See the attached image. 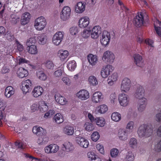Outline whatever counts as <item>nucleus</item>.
<instances>
[{"mask_svg":"<svg viewBox=\"0 0 161 161\" xmlns=\"http://www.w3.org/2000/svg\"><path fill=\"white\" fill-rule=\"evenodd\" d=\"M153 127L151 124H142L138 128L137 134L139 137L144 138L150 136L153 133Z\"/></svg>","mask_w":161,"mask_h":161,"instance_id":"f257e3e1","label":"nucleus"},{"mask_svg":"<svg viewBox=\"0 0 161 161\" xmlns=\"http://www.w3.org/2000/svg\"><path fill=\"white\" fill-rule=\"evenodd\" d=\"M47 21L45 17L41 16L36 18L35 20L34 26L38 31H42L45 27Z\"/></svg>","mask_w":161,"mask_h":161,"instance_id":"f03ea898","label":"nucleus"},{"mask_svg":"<svg viewBox=\"0 0 161 161\" xmlns=\"http://www.w3.org/2000/svg\"><path fill=\"white\" fill-rule=\"evenodd\" d=\"M131 83L128 78L125 77L122 80L120 86V89L122 92L128 93L131 89Z\"/></svg>","mask_w":161,"mask_h":161,"instance_id":"7ed1b4c3","label":"nucleus"},{"mask_svg":"<svg viewBox=\"0 0 161 161\" xmlns=\"http://www.w3.org/2000/svg\"><path fill=\"white\" fill-rule=\"evenodd\" d=\"M115 56L114 53L109 50L105 52L102 57V60L106 63L112 64L114 61Z\"/></svg>","mask_w":161,"mask_h":161,"instance_id":"20e7f679","label":"nucleus"},{"mask_svg":"<svg viewBox=\"0 0 161 161\" xmlns=\"http://www.w3.org/2000/svg\"><path fill=\"white\" fill-rule=\"evenodd\" d=\"M71 15L70 8L66 6L64 7L60 14V18L63 21H67L70 19Z\"/></svg>","mask_w":161,"mask_h":161,"instance_id":"39448f33","label":"nucleus"},{"mask_svg":"<svg viewBox=\"0 0 161 161\" xmlns=\"http://www.w3.org/2000/svg\"><path fill=\"white\" fill-rule=\"evenodd\" d=\"M64 36V33L63 31L57 32L53 36V43L56 46L59 45L62 41Z\"/></svg>","mask_w":161,"mask_h":161,"instance_id":"423d86ee","label":"nucleus"},{"mask_svg":"<svg viewBox=\"0 0 161 161\" xmlns=\"http://www.w3.org/2000/svg\"><path fill=\"white\" fill-rule=\"evenodd\" d=\"M110 39V33L107 31H104L100 36V42L103 46L106 47L108 46Z\"/></svg>","mask_w":161,"mask_h":161,"instance_id":"0eeeda50","label":"nucleus"},{"mask_svg":"<svg viewBox=\"0 0 161 161\" xmlns=\"http://www.w3.org/2000/svg\"><path fill=\"white\" fill-rule=\"evenodd\" d=\"M113 67L110 64H108L103 67L100 72L102 77L103 78H107L113 71Z\"/></svg>","mask_w":161,"mask_h":161,"instance_id":"6e6552de","label":"nucleus"},{"mask_svg":"<svg viewBox=\"0 0 161 161\" xmlns=\"http://www.w3.org/2000/svg\"><path fill=\"white\" fill-rule=\"evenodd\" d=\"M118 100L121 106L126 107L129 104L130 98L127 94L121 93L119 95Z\"/></svg>","mask_w":161,"mask_h":161,"instance_id":"1a4fd4ad","label":"nucleus"},{"mask_svg":"<svg viewBox=\"0 0 161 161\" xmlns=\"http://www.w3.org/2000/svg\"><path fill=\"white\" fill-rule=\"evenodd\" d=\"M75 141L77 144L82 147L86 148L89 145V142L87 139L79 135H76Z\"/></svg>","mask_w":161,"mask_h":161,"instance_id":"9d476101","label":"nucleus"},{"mask_svg":"<svg viewBox=\"0 0 161 161\" xmlns=\"http://www.w3.org/2000/svg\"><path fill=\"white\" fill-rule=\"evenodd\" d=\"M101 33V27L99 25L95 26L91 30V37L93 39H98Z\"/></svg>","mask_w":161,"mask_h":161,"instance_id":"9b49d317","label":"nucleus"},{"mask_svg":"<svg viewBox=\"0 0 161 161\" xmlns=\"http://www.w3.org/2000/svg\"><path fill=\"white\" fill-rule=\"evenodd\" d=\"M59 147L56 144H52L46 146L44 148L45 152L47 154L55 153L59 150Z\"/></svg>","mask_w":161,"mask_h":161,"instance_id":"f8f14e48","label":"nucleus"},{"mask_svg":"<svg viewBox=\"0 0 161 161\" xmlns=\"http://www.w3.org/2000/svg\"><path fill=\"white\" fill-rule=\"evenodd\" d=\"M118 137L119 140L125 141L128 138V133L127 131L124 128L119 129L117 132Z\"/></svg>","mask_w":161,"mask_h":161,"instance_id":"ddd939ff","label":"nucleus"},{"mask_svg":"<svg viewBox=\"0 0 161 161\" xmlns=\"http://www.w3.org/2000/svg\"><path fill=\"white\" fill-rule=\"evenodd\" d=\"M76 96L79 99L82 101L87 100L90 97L89 93L86 90H80L76 94Z\"/></svg>","mask_w":161,"mask_h":161,"instance_id":"4468645a","label":"nucleus"},{"mask_svg":"<svg viewBox=\"0 0 161 161\" xmlns=\"http://www.w3.org/2000/svg\"><path fill=\"white\" fill-rule=\"evenodd\" d=\"M103 99V95L101 92H97L94 93L91 97V101L93 103H100Z\"/></svg>","mask_w":161,"mask_h":161,"instance_id":"2eb2a0df","label":"nucleus"},{"mask_svg":"<svg viewBox=\"0 0 161 161\" xmlns=\"http://www.w3.org/2000/svg\"><path fill=\"white\" fill-rule=\"evenodd\" d=\"M32 83L30 80H27L22 82L21 89L24 93L25 94L30 91Z\"/></svg>","mask_w":161,"mask_h":161,"instance_id":"dca6fc26","label":"nucleus"},{"mask_svg":"<svg viewBox=\"0 0 161 161\" xmlns=\"http://www.w3.org/2000/svg\"><path fill=\"white\" fill-rule=\"evenodd\" d=\"M134 95L136 98L138 99V100H142V99H147L145 97L144 89L141 86L137 87Z\"/></svg>","mask_w":161,"mask_h":161,"instance_id":"f3484780","label":"nucleus"},{"mask_svg":"<svg viewBox=\"0 0 161 161\" xmlns=\"http://www.w3.org/2000/svg\"><path fill=\"white\" fill-rule=\"evenodd\" d=\"M54 98L55 101L61 105H64L67 103L68 101L66 99L58 93L55 94Z\"/></svg>","mask_w":161,"mask_h":161,"instance_id":"a211bd4d","label":"nucleus"},{"mask_svg":"<svg viewBox=\"0 0 161 161\" xmlns=\"http://www.w3.org/2000/svg\"><path fill=\"white\" fill-rule=\"evenodd\" d=\"M108 110L107 106L105 104H102L95 107L94 112L97 114H103Z\"/></svg>","mask_w":161,"mask_h":161,"instance_id":"6ab92c4d","label":"nucleus"},{"mask_svg":"<svg viewBox=\"0 0 161 161\" xmlns=\"http://www.w3.org/2000/svg\"><path fill=\"white\" fill-rule=\"evenodd\" d=\"M147 104V99H142V100H138V101L137 108L138 111L142 112L145 109Z\"/></svg>","mask_w":161,"mask_h":161,"instance_id":"aec40b11","label":"nucleus"},{"mask_svg":"<svg viewBox=\"0 0 161 161\" xmlns=\"http://www.w3.org/2000/svg\"><path fill=\"white\" fill-rule=\"evenodd\" d=\"M87 59L90 65L92 66H95L98 61V58L97 55L90 54L87 56Z\"/></svg>","mask_w":161,"mask_h":161,"instance_id":"412c9836","label":"nucleus"},{"mask_svg":"<svg viewBox=\"0 0 161 161\" xmlns=\"http://www.w3.org/2000/svg\"><path fill=\"white\" fill-rule=\"evenodd\" d=\"M119 3L120 5L124 17L126 18L127 17H128L129 18V16L131 14V10L125 6L123 3L120 1H119Z\"/></svg>","mask_w":161,"mask_h":161,"instance_id":"4be33fe9","label":"nucleus"},{"mask_svg":"<svg viewBox=\"0 0 161 161\" xmlns=\"http://www.w3.org/2000/svg\"><path fill=\"white\" fill-rule=\"evenodd\" d=\"M118 79V75L117 73L114 72L108 77L107 81L109 86H112L114 84Z\"/></svg>","mask_w":161,"mask_h":161,"instance_id":"5701e85b","label":"nucleus"},{"mask_svg":"<svg viewBox=\"0 0 161 161\" xmlns=\"http://www.w3.org/2000/svg\"><path fill=\"white\" fill-rule=\"evenodd\" d=\"M90 19L88 17L84 16L81 18L79 21V26L80 28H85L89 24Z\"/></svg>","mask_w":161,"mask_h":161,"instance_id":"b1692460","label":"nucleus"},{"mask_svg":"<svg viewBox=\"0 0 161 161\" xmlns=\"http://www.w3.org/2000/svg\"><path fill=\"white\" fill-rule=\"evenodd\" d=\"M31 17V15L29 13L25 12L23 13L21 17V25H25L27 24L29 22Z\"/></svg>","mask_w":161,"mask_h":161,"instance_id":"393cba45","label":"nucleus"},{"mask_svg":"<svg viewBox=\"0 0 161 161\" xmlns=\"http://www.w3.org/2000/svg\"><path fill=\"white\" fill-rule=\"evenodd\" d=\"M43 92L42 87L40 86H37L34 88L31 94L34 97L36 98L41 95Z\"/></svg>","mask_w":161,"mask_h":161,"instance_id":"a878e982","label":"nucleus"},{"mask_svg":"<svg viewBox=\"0 0 161 161\" xmlns=\"http://www.w3.org/2000/svg\"><path fill=\"white\" fill-rule=\"evenodd\" d=\"M69 54V53L67 50L60 49L58 52V56L60 60L62 61H64L68 57Z\"/></svg>","mask_w":161,"mask_h":161,"instance_id":"bb28decb","label":"nucleus"},{"mask_svg":"<svg viewBox=\"0 0 161 161\" xmlns=\"http://www.w3.org/2000/svg\"><path fill=\"white\" fill-rule=\"evenodd\" d=\"M143 17L142 13L138 14L136 15L134 20V23L135 25L138 27H140L143 24Z\"/></svg>","mask_w":161,"mask_h":161,"instance_id":"cd10ccee","label":"nucleus"},{"mask_svg":"<svg viewBox=\"0 0 161 161\" xmlns=\"http://www.w3.org/2000/svg\"><path fill=\"white\" fill-rule=\"evenodd\" d=\"M86 4L84 2H79L77 3L75 6V12L79 14H81L85 10Z\"/></svg>","mask_w":161,"mask_h":161,"instance_id":"c85d7f7f","label":"nucleus"},{"mask_svg":"<svg viewBox=\"0 0 161 161\" xmlns=\"http://www.w3.org/2000/svg\"><path fill=\"white\" fill-rule=\"evenodd\" d=\"M134 63L136 65L139 67H142L144 65L142 58L138 54H135L133 56Z\"/></svg>","mask_w":161,"mask_h":161,"instance_id":"c756f323","label":"nucleus"},{"mask_svg":"<svg viewBox=\"0 0 161 161\" xmlns=\"http://www.w3.org/2000/svg\"><path fill=\"white\" fill-rule=\"evenodd\" d=\"M33 133L37 136L44 135L46 133V130L42 127L38 126H35L32 128Z\"/></svg>","mask_w":161,"mask_h":161,"instance_id":"7c9ffc66","label":"nucleus"},{"mask_svg":"<svg viewBox=\"0 0 161 161\" xmlns=\"http://www.w3.org/2000/svg\"><path fill=\"white\" fill-rule=\"evenodd\" d=\"M54 122L57 124H59L64 121V118L63 115L60 113L56 114L53 118Z\"/></svg>","mask_w":161,"mask_h":161,"instance_id":"2f4dec72","label":"nucleus"},{"mask_svg":"<svg viewBox=\"0 0 161 161\" xmlns=\"http://www.w3.org/2000/svg\"><path fill=\"white\" fill-rule=\"evenodd\" d=\"M26 49L28 52L31 54L36 55L38 53L37 47L35 45L28 46L26 48Z\"/></svg>","mask_w":161,"mask_h":161,"instance_id":"473e14b6","label":"nucleus"},{"mask_svg":"<svg viewBox=\"0 0 161 161\" xmlns=\"http://www.w3.org/2000/svg\"><path fill=\"white\" fill-rule=\"evenodd\" d=\"M63 131L64 134L69 136H71L73 135L74 133V128L72 126L67 125L63 128Z\"/></svg>","mask_w":161,"mask_h":161,"instance_id":"72a5a7b5","label":"nucleus"},{"mask_svg":"<svg viewBox=\"0 0 161 161\" xmlns=\"http://www.w3.org/2000/svg\"><path fill=\"white\" fill-rule=\"evenodd\" d=\"M15 92L14 89L11 86H7L5 91V95L7 98H9L13 95Z\"/></svg>","mask_w":161,"mask_h":161,"instance_id":"f704fd0d","label":"nucleus"},{"mask_svg":"<svg viewBox=\"0 0 161 161\" xmlns=\"http://www.w3.org/2000/svg\"><path fill=\"white\" fill-rule=\"evenodd\" d=\"M87 81L89 85L92 86H96L98 84L97 78L94 75L90 76L88 79Z\"/></svg>","mask_w":161,"mask_h":161,"instance_id":"c9c22d12","label":"nucleus"},{"mask_svg":"<svg viewBox=\"0 0 161 161\" xmlns=\"http://www.w3.org/2000/svg\"><path fill=\"white\" fill-rule=\"evenodd\" d=\"M37 39L38 42L39 44L43 45L47 43V37L44 34L39 35L37 36Z\"/></svg>","mask_w":161,"mask_h":161,"instance_id":"e433bc0d","label":"nucleus"},{"mask_svg":"<svg viewBox=\"0 0 161 161\" xmlns=\"http://www.w3.org/2000/svg\"><path fill=\"white\" fill-rule=\"evenodd\" d=\"M39 109L42 112H45L48 109V107L47 103L44 101H41L39 102Z\"/></svg>","mask_w":161,"mask_h":161,"instance_id":"4c0bfd02","label":"nucleus"},{"mask_svg":"<svg viewBox=\"0 0 161 161\" xmlns=\"http://www.w3.org/2000/svg\"><path fill=\"white\" fill-rule=\"evenodd\" d=\"M18 76L20 78H22L27 76L28 75V72L25 69L23 68L19 69L17 71Z\"/></svg>","mask_w":161,"mask_h":161,"instance_id":"58836bf2","label":"nucleus"},{"mask_svg":"<svg viewBox=\"0 0 161 161\" xmlns=\"http://www.w3.org/2000/svg\"><path fill=\"white\" fill-rule=\"evenodd\" d=\"M79 32V29L77 26H74L70 27L69 29V32L71 36L75 37Z\"/></svg>","mask_w":161,"mask_h":161,"instance_id":"ea45409f","label":"nucleus"},{"mask_svg":"<svg viewBox=\"0 0 161 161\" xmlns=\"http://www.w3.org/2000/svg\"><path fill=\"white\" fill-rule=\"evenodd\" d=\"M84 129L86 131L90 132L92 131L94 129V127L92 122H86L84 125Z\"/></svg>","mask_w":161,"mask_h":161,"instance_id":"a19ab883","label":"nucleus"},{"mask_svg":"<svg viewBox=\"0 0 161 161\" xmlns=\"http://www.w3.org/2000/svg\"><path fill=\"white\" fill-rule=\"evenodd\" d=\"M41 136L39 137L37 140V143L41 145L45 144L48 141L47 137L44 135Z\"/></svg>","mask_w":161,"mask_h":161,"instance_id":"79ce46f5","label":"nucleus"},{"mask_svg":"<svg viewBox=\"0 0 161 161\" xmlns=\"http://www.w3.org/2000/svg\"><path fill=\"white\" fill-rule=\"evenodd\" d=\"M76 67V62L74 60L69 62L67 65L68 70L71 71H74Z\"/></svg>","mask_w":161,"mask_h":161,"instance_id":"37998d69","label":"nucleus"},{"mask_svg":"<svg viewBox=\"0 0 161 161\" xmlns=\"http://www.w3.org/2000/svg\"><path fill=\"white\" fill-rule=\"evenodd\" d=\"M36 75L38 78L41 80H45L47 79V75L42 70H38L36 72Z\"/></svg>","mask_w":161,"mask_h":161,"instance_id":"c03bdc74","label":"nucleus"},{"mask_svg":"<svg viewBox=\"0 0 161 161\" xmlns=\"http://www.w3.org/2000/svg\"><path fill=\"white\" fill-rule=\"evenodd\" d=\"M121 114L118 112H114L112 114L111 116L112 119L115 122H118L121 119Z\"/></svg>","mask_w":161,"mask_h":161,"instance_id":"a18cd8bd","label":"nucleus"},{"mask_svg":"<svg viewBox=\"0 0 161 161\" xmlns=\"http://www.w3.org/2000/svg\"><path fill=\"white\" fill-rule=\"evenodd\" d=\"M135 157L134 154L131 151H129L126 153L125 159L126 161H133Z\"/></svg>","mask_w":161,"mask_h":161,"instance_id":"49530a36","label":"nucleus"},{"mask_svg":"<svg viewBox=\"0 0 161 161\" xmlns=\"http://www.w3.org/2000/svg\"><path fill=\"white\" fill-rule=\"evenodd\" d=\"M81 35L84 38L86 39L91 36V29H85L81 33Z\"/></svg>","mask_w":161,"mask_h":161,"instance_id":"de8ad7c7","label":"nucleus"},{"mask_svg":"<svg viewBox=\"0 0 161 161\" xmlns=\"http://www.w3.org/2000/svg\"><path fill=\"white\" fill-rule=\"evenodd\" d=\"M96 124L100 127H103L105 125V122L104 119L102 117H97L95 119Z\"/></svg>","mask_w":161,"mask_h":161,"instance_id":"09e8293b","label":"nucleus"},{"mask_svg":"<svg viewBox=\"0 0 161 161\" xmlns=\"http://www.w3.org/2000/svg\"><path fill=\"white\" fill-rule=\"evenodd\" d=\"M64 147L67 151H70L72 150L74 148L72 144L69 142H67L63 144Z\"/></svg>","mask_w":161,"mask_h":161,"instance_id":"8fccbe9b","label":"nucleus"},{"mask_svg":"<svg viewBox=\"0 0 161 161\" xmlns=\"http://www.w3.org/2000/svg\"><path fill=\"white\" fill-rule=\"evenodd\" d=\"M20 20L19 17L14 14L11 15L10 22L13 24H16Z\"/></svg>","mask_w":161,"mask_h":161,"instance_id":"3c124183","label":"nucleus"},{"mask_svg":"<svg viewBox=\"0 0 161 161\" xmlns=\"http://www.w3.org/2000/svg\"><path fill=\"white\" fill-rule=\"evenodd\" d=\"M36 42V37L35 36H33L27 39L26 42V45L27 46L35 45Z\"/></svg>","mask_w":161,"mask_h":161,"instance_id":"603ef678","label":"nucleus"},{"mask_svg":"<svg viewBox=\"0 0 161 161\" xmlns=\"http://www.w3.org/2000/svg\"><path fill=\"white\" fill-rule=\"evenodd\" d=\"M154 27L157 34H160L158 29L160 28L161 29V22L156 20L154 23Z\"/></svg>","mask_w":161,"mask_h":161,"instance_id":"864d4df0","label":"nucleus"},{"mask_svg":"<svg viewBox=\"0 0 161 161\" xmlns=\"http://www.w3.org/2000/svg\"><path fill=\"white\" fill-rule=\"evenodd\" d=\"M61 80L66 85L69 86L71 84V80L67 75L63 76L61 78Z\"/></svg>","mask_w":161,"mask_h":161,"instance_id":"5fc2aeb1","label":"nucleus"},{"mask_svg":"<svg viewBox=\"0 0 161 161\" xmlns=\"http://www.w3.org/2000/svg\"><path fill=\"white\" fill-rule=\"evenodd\" d=\"M126 128L130 130L133 131L135 128L134 121H129L127 124Z\"/></svg>","mask_w":161,"mask_h":161,"instance_id":"6e6d98bb","label":"nucleus"},{"mask_svg":"<svg viewBox=\"0 0 161 161\" xmlns=\"http://www.w3.org/2000/svg\"><path fill=\"white\" fill-rule=\"evenodd\" d=\"M97 150L100 153L104 155L105 154L104 148L103 145L100 143H97L96 145Z\"/></svg>","mask_w":161,"mask_h":161,"instance_id":"4d7b16f0","label":"nucleus"},{"mask_svg":"<svg viewBox=\"0 0 161 161\" xmlns=\"http://www.w3.org/2000/svg\"><path fill=\"white\" fill-rule=\"evenodd\" d=\"M137 141L136 139L134 138H131L129 142L130 146L132 148L136 147L137 146Z\"/></svg>","mask_w":161,"mask_h":161,"instance_id":"13d9d810","label":"nucleus"},{"mask_svg":"<svg viewBox=\"0 0 161 161\" xmlns=\"http://www.w3.org/2000/svg\"><path fill=\"white\" fill-rule=\"evenodd\" d=\"M15 62H16L17 64L21 65L25 63H27L28 61L23 58H21L19 56L16 58Z\"/></svg>","mask_w":161,"mask_h":161,"instance_id":"bf43d9fd","label":"nucleus"},{"mask_svg":"<svg viewBox=\"0 0 161 161\" xmlns=\"http://www.w3.org/2000/svg\"><path fill=\"white\" fill-rule=\"evenodd\" d=\"M45 64L46 67L48 69L53 70L54 68V64L52 61H46Z\"/></svg>","mask_w":161,"mask_h":161,"instance_id":"052dcab7","label":"nucleus"},{"mask_svg":"<svg viewBox=\"0 0 161 161\" xmlns=\"http://www.w3.org/2000/svg\"><path fill=\"white\" fill-rule=\"evenodd\" d=\"M91 139L93 141L96 142L99 138L100 136L98 132H94L91 135Z\"/></svg>","mask_w":161,"mask_h":161,"instance_id":"680f3d73","label":"nucleus"},{"mask_svg":"<svg viewBox=\"0 0 161 161\" xmlns=\"http://www.w3.org/2000/svg\"><path fill=\"white\" fill-rule=\"evenodd\" d=\"M30 109L32 112H34L39 109V105L36 103H34L30 106Z\"/></svg>","mask_w":161,"mask_h":161,"instance_id":"e2e57ef3","label":"nucleus"},{"mask_svg":"<svg viewBox=\"0 0 161 161\" xmlns=\"http://www.w3.org/2000/svg\"><path fill=\"white\" fill-rule=\"evenodd\" d=\"M119 151L117 148H113L110 151V154L112 157H116L118 155Z\"/></svg>","mask_w":161,"mask_h":161,"instance_id":"0e129e2a","label":"nucleus"},{"mask_svg":"<svg viewBox=\"0 0 161 161\" xmlns=\"http://www.w3.org/2000/svg\"><path fill=\"white\" fill-rule=\"evenodd\" d=\"M110 101L112 103L115 104L117 103L116 96L115 93L111 94L110 95Z\"/></svg>","mask_w":161,"mask_h":161,"instance_id":"69168bd1","label":"nucleus"},{"mask_svg":"<svg viewBox=\"0 0 161 161\" xmlns=\"http://www.w3.org/2000/svg\"><path fill=\"white\" fill-rule=\"evenodd\" d=\"M64 71L61 69H58L54 73V75L55 77H59L61 76L63 74Z\"/></svg>","mask_w":161,"mask_h":161,"instance_id":"338daca9","label":"nucleus"},{"mask_svg":"<svg viewBox=\"0 0 161 161\" xmlns=\"http://www.w3.org/2000/svg\"><path fill=\"white\" fill-rule=\"evenodd\" d=\"M87 156L89 158L91 159L92 161L97 156L93 152H89L87 153Z\"/></svg>","mask_w":161,"mask_h":161,"instance_id":"774afa93","label":"nucleus"}]
</instances>
